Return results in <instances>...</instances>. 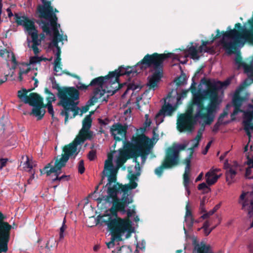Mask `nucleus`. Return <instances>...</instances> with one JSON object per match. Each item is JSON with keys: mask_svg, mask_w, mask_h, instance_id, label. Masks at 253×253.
I'll list each match as a JSON object with an SVG mask.
<instances>
[{"mask_svg": "<svg viewBox=\"0 0 253 253\" xmlns=\"http://www.w3.org/2000/svg\"><path fill=\"white\" fill-rule=\"evenodd\" d=\"M172 53L159 54L154 53L152 54H147L143 58L138 62L136 65L133 66H127L125 68L121 66L118 69L111 72H115L114 76L111 75L112 84L114 90H109L108 92H112L111 95L114 94L118 90L122 88L123 84L119 83V77L121 76L126 75L128 77H134L141 71L149 67H153L154 72L151 77H148L147 85L149 89L154 88L157 86L158 83L163 77L164 61L171 57Z\"/></svg>", "mask_w": 253, "mask_h": 253, "instance_id": "obj_1", "label": "nucleus"}, {"mask_svg": "<svg viewBox=\"0 0 253 253\" xmlns=\"http://www.w3.org/2000/svg\"><path fill=\"white\" fill-rule=\"evenodd\" d=\"M127 206H124L123 211L116 210V214L111 211V208L109 211L111 215L115 217L114 218L110 215H104L100 219V222L107 225L111 232L126 233V238H129L131 234L134 231L132 226V221L129 218L136 213L134 205L129 207L126 210V208Z\"/></svg>", "mask_w": 253, "mask_h": 253, "instance_id": "obj_2", "label": "nucleus"}, {"mask_svg": "<svg viewBox=\"0 0 253 253\" xmlns=\"http://www.w3.org/2000/svg\"><path fill=\"white\" fill-rule=\"evenodd\" d=\"M131 141L132 142L123 141V148L119 150V157L117 160L119 167L131 158H136L140 156L142 161H145L149 153V138L147 136L143 134L133 136Z\"/></svg>", "mask_w": 253, "mask_h": 253, "instance_id": "obj_3", "label": "nucleus"}, {"mask_svg": "<svg viewBox=\"0 0 253 253\" xmlns=\"http://www.w3.org/2000/svg\"><path fill=\"white\" fill-rule=\"evenodd\" d=\"M117 170L107 172L108 182L104 188H107V195L102 196L97 199L99 203L104 200L106 203H112L111 211L116 214V210H124V206H121L122 197L119 198L118 194L122 193L123 185L117 182Z\"/></svg>", "mask_w": 253, "mask_h": 253, "instance_id": "obj_4", "label": "nucleus"}, {"mask_svg": "<svg viewBox=\"0 0 253 253\" xmlns=\"http://www.w3.org/2000/svg\"><path fill=\"white\" fill-rule=\"evenodd\" d=\"M196 112H206V114L213 115L220 104L218 95L208 89L198 91L191 100Z\"/></svg>", "mask_w": 253, "mask_h": 253, "instance_id": "obj_5", "label": "nucleus"}, {"mask_svg": "<svg viewBox=\"0 0 253 253\" xmlns=\"http://www.w3.org/2000/svg\"><path fill=\"white\" fill-rule=\"evenodd\" d=\"M42 4L37 6V12L39 17L43 18L47 21L42 20L39 23L42 32L46 35L51 36L52 32L50 27H59L60 24L57 23L58 18L56 13L59 12L56 8L51 5V2L47 0H41Z\"/></svg>", "mask_w": 253, "mask_h": 253, "instance_id": "obj_6", "label": "nucleus"}, {"mask_svg": "<svg viewBox=\"0 0 253 253\" xmlns=\"http://www.w3.org/2000/svg\"><path fill=\"white\" fill-rule=\"evenodd\" d=\"M32 89L27 90L25 88H22L18 91L17 96L24 103L28 104L34 107L30 115H35L38 117V120H40L43 117L45 113V110H41L44 108L43 98L35 92L30 93L28 95V92L31 91Z\"/></svg>", "mask_w": 253, "mask_h": 253, "instance_id": "obj_7", "label": "nucleus"}, {"mask_svg": "<svg viewBox=\"0 0 253 253\" xmlns=\"http://www.w3.org/2000/svg\"><path fill=\"white\" fill-rule=\"evenodd\" d=\"M244 97L241 96L239 90L236 91L232 98V105L234 108V111L231 115L232 120L235 119V117L240 112H244L243 125L244 130L249 139L251 137L250 130H253V105H252L253 110L244 111L241 109Z\"/></svg>", "mask_w": 253, "mask_h": 253, "instance_id": "obj_8", "label": "nucleus"}, {"mask_svg": "<svg viewBox=\"0 0 253 253\" xmlns=\"http://www.w3.org/2000/svg\"><path fill=\"white\" fill-rule=\"evenodd\" d=\"M15 22L18 26H22L28 35L32 38L33 44L31 46L34 53L37 55L40 52L38 46L41 45V42L38 41V31L33 20L30 19L27 16H19L15 15Z\"/></svg>", "mask_w": 253, "mask_h": 253, "instance_id": "obj_9", "label": "nucleus"}, {"mask_svg": "<svg viewBox=\"0 0 253 253\" xmlns=\"http://www.w3.org/2000/svg\"><path fill=\"white\" fill-rule=\"evenodd\" d=\"M195 107L191 101L188 104L185 113L181 114L179 116L177 122V128L180 132L191 133L195 125L198 121V117L196 114H193Z\"/></svg>", "mask_w": 253, "mask_h": 253, "instance_id": "obj_10", "label": "nucleus"}, {"mask_svg": "<svg viewBox=\"0 0 253 253\" xmlns=\"http://www.w3.org/2000/svg\"><path fill=\"white\" fill-rule=\"evenodd\" d=\"M79 91L78 89L71 94L61 102H58V105L61 106L63 109L61 111L60 115L65 116V123L66 124L69 117V112H73V116L71 118H75L78 114L80 108L77 106L79 99Z\"/></svg>", "mask_w": 253, "mask_h": 253, "instance_id": "obj_11", "label": "nucleus"}, {"mask_svg": "<svg viewBox=\"0 0 253 253\" xmlns=\"http://www.w3.org/2000/svg\"><path fill=\"white\" fill-rule=\"evenodd\" d=\"M52 33H53V39L52 42L49 43V46L51 48L55 47L57 48V52L56 53V58L54 62V71L56 73L62 70L61 68V49L58 46V42H62L63 40H67V37L66 35L63 36L59 33L58 27H50Z\"/></svg>", "mask_w": 253, "mask_h": 253, "instance_id": "obj_12", "label": "nucleus"}, {"mask_svg": "<svg viewBox=\"0 0 253 253\" xmlns=\"http://www.w3.org/2000/svg\"><path fill=\"white\" fill-rule=\"evenodd\" d=\"M78 145L79 144L74 140L71 143L63 147L62 149L63 154H62L61 157L60 158L58 157H56V165L58 169L66 166L70 157H73V159H75L80 152V150L78 151L77 149Z\"/></svg>", "mask_w": 253, "mask_h": 253, "instance_id": "obj_13", "label": "nucleus"}, {"mask_svg": "<svg viewBox=\"0 0 253 253\" xmlns=\"http://www.w3.org/2000/svg\"><path fill=\"white\" fill-rule=\"evenodd\" d=\"M6 216L0 211V253L8 251V243L10 239L12 226L4 221Z\"/></svg>", "mask_w": 253, "mask_h": 253, "instance_id": "obj_14", "label": "nucleus"}, {"mask_svg": "<svg viewBox=\"0 0 253 253\" xmlns=\"http://www.w3.org/2000/svg\"><path fill=\"white\" fill-rule=\"evenodd\" d=\"M139 175L140 173L139 172L136 174L132 173L130 171L129 172V183L123 185L121 206L128 205L133 202L132 196L131 195V192L129 191L136 188L138 184L134 180L137 178V176Z\"/></svg>", "mask_w": 253, "mask_h": 253, "instance_id": "obj_15", "label": "nucleus"}, {"mask_svg": "<svg viewBox=\"0 0 253 253\" xmlns=\"http://www.w3.org/2000/svg\"><path fill=\"white\" fill-rule=\"evenodd\" d=\"M127 126H123L119 123H115L110 128V132L115 140V144L112 147L115 149L117 142L124 141L123 139H126Z\"/></svg>", "mask_w": 253, "mask_h": 253, "instance_id": "obj_16", "label": "nucleus"}, {"mask_svg": "<svg viewBox=\"0 0 253 253\" xmlns=\"http://www.w3.org/2000/svg\"><path fill=\"white\" fill-rule=\"evenodd\" d=\"M186 147L185 144H178L169 147L167 150L166 155L177 166L180 162V151L185 150Z\"/></svg>", "mask_w": 253, "mask_h": 253, "instance_id": "obj_17", "label": "nucleus"}, {"mask_svg": "<svg viewBox=\"0 0 253 253\" xmlns=\"http://www.w3.org/2000/svg\"><path fill=\"white\" fill-rule=\"evenodd\" d=\"M51 82L52 88L55 89L58 91L57 95L59 99V102H61L77 90L74 87H60L59 84L56 83L54 78L51 79Z\"/></svg>", "mask_w": 253, "mask_h": 253, "instance_id": "obj_18", "label": "nucleus"}, {"mask_svg": "<svg viewBox=\"0 0 253 253\" xmlns=\"http://www.w3.org/2000/svg\"><path fill=\"white\" fill-rule=\"evenodd\" d=\"M231 79L228 78L223 82L217 81L211 82L210 81H207L205 78L202 79L203 84H206L207 89L213 91L218 95V91L223 87H226L230 84Z\"/></svg>", "mask_w": 253, "mask_h": 253, "instance_id": "obj_19", "label": "nucleus"}, {"mask_svg": "<svg viewBox=\"0 0 253 253\" xmlns=\"http://www.w3.org/2000/svg\"><path fill=\"white\" fill-rule=\"evenodd\" d=\"M115 72H109V74L105 76H100L93 79L89 84L90 86H96L95 88H99L100 89H103V85L106 84H111V87H115L114 84H112L111 79V75L114 76Z\"/></svg>", "mask_w": 253, "mask_h": 253, "instance_id": "obj_20", "label": "nucleus"}, {"mask_svg": "<svg viewBox=\"0 0 253 253\" xmlns=\"http://www.w3.org/2000/svg\"><path fill=\"white\" fill-rule=\"evenodd\" d=\"M177 165L165 155L162 164L155 169V173L158 176H161L164 169H171Z\"/></svg>", "mask_w": 253, "mask_h": 253, "instance_id": "obj_21", "label": "nucleus"}, {"mask_svg": "<svg viewBox=\"0 0 253 253\" xmlns=\"http://www.w3.org/2000/svg\"><path fill=\"white\" fill-rule=\"evenodd\" d=\"M93 131L90 130L81 128L79 131L78 135L74 140L80 145L84 143L86 140H91L93 137Z\"/></svg>", "mask_w": 253, "mask_h": 253, "instance_id": "obj_22", "label": "nucleus"}, {"mask_svg": "<svg viewBox=\"0 0 253 253\" xmlns=\"http://www.w3.org/2000/svg\"><path fill=\"white\" fill-rule=\"evenodd\" d=\"M105 93V89L95 88L93 91V96L87 101L86 105L89 107L94 105L98 101L99 99H101Z\"/></svg>", "mask_w": 253, "mask_h": 253, "instance_id": "obj_23", "label": "nucleus"}, {"mask_svg": "<svg viewBox=\"0 0 253 253\" xmlns=\"http://www.w3.org/2000/svg\"><path fill=\"white\" fill-rule=\"evenodd\" d=\"M62 168H61L60 169H58L56 167V158H55V163L54 166H53L51 165L50 163H48L46 166H45L43 169V171H44V173H46L47 176H49L52 173H54L55 175L56 176V175H58L59 176V175L61 173V169Z\"/></svg>", "mask_w": 253, "mask_h": 253, "instance_id": "obj_24", "label": "nucleus"}, {"mask_svg": "<svg viewBox=\"0 0 253 253\" xmlns=\"http://www.w3.org/2000/svg\"><path fill=\"white\" fill-rule=\"evenodd\" d=\"M175 108L173 107L171 104L168 103V104H165L162 107L161 109L159 111L156 115V117H159L161 115H168L170 116L173 112L175 110Z\"/></svg>", "mask_w": 253, "mask_h": 253, "instance_id": "obj_25", "label": "nucleus"}, {"mask_svg": "<svg viewBox=\"0 0 253 253\" xmlns=\"http://www.w3.org/2000/svg\"><path fill=\"white\" fill-rule=\"evenodd\" d=\"M196 117L198 118L204 119L205 124L210 125L214 120L213 115L206 114V112H201L197 111L196 113Z\"/></svg>", "mask_w": 253, "mask_h": 253, "instance_id": "obj_26", "label": "nucleus"}, {"mask_svg": "<svg viewBox=\"0 0 253 253\" xmlns=\"http://www.w3.org/2000/svg\"><path fill=\"white\" fill-rule=\"evenodd\" d=\"M206 182L209 185L214 184L219 178V176L215 174L214 171H209L206 174Z\"/></svg>", "mask_w": 253, "mask_h": 253, "instance_id": "obj_27", "label": "nucleus"}, {"mask_svg": "<svg viewBox=\"0 0 253 253\" xmlns=\"http://www.w3.org/2000/svg\"><path fill=\"white\" fill-rule=\"evenodd\" d=\"M0 51H3V55L1 56L2 58H5L6 60H8L10 57V55L11 56V60L13 64V68H15L18 65V62L16 61L15 56L13 52H11L6 49H1Z\"/></svg>", "mask_w": 253, "mask_h": 253, "instance_id": "obj_28", "label": "nucleus"}, {"mask_svg": "<svg viewBox=\"0 0 253 253\" xmlns=\"http://www.w3.org/2000/svg\"><path fill=\"white\" fill-rule=\"evenodd\" d=\"M242 209L247 211L248 214L251 216L253 214V199L251 200H246L242 203Z\"/></svg>", "mask_w": 253, "mask_h": 253, "instance_id": "obj_29", "label": "nucleus"}, {"mask_svg": "<svg viewBox=\"0 0 253 253\" xmlns=\"http://www.w3.org/2000/svg\"><path fill=\"white\" fill-rule=\"evenodd\" d=\"M92 120L90 115H86L82 122V128L90 130L91 126Z\"/></svg>", "mask_w": 253, "mask_h": 253, "instance_id": "obj_30", "label": "nucleus"}, {"mask_svg": "<svg viewBox=\"0 0 253 253\" xmlns=\"http://www.w3.org/2000/svg\"><path fill=\"white\" fill-rule=\"evenodd\" d=\"M237 174V172L235 170L232 168H230L226 172V181L228 182V184H231L232 182V179L234 178Z\"/></svg>", "mask_w": 253, "mask_h": 253, "instance_id": "obj_31", "label": "nucleus"}, {"mask_svg": "<svg viewBox=\"0 0 253 253\" xmlns=\"http://www.w3.org/2000/svg\"><path fill=\"white\" fill-rule=\"evenodd\" d=\"M210 42L209 41H202V44L199 47L198 53L208 52L211 50V48L208 47L207 45L210 44Z\"/></svg>", "mask_w": 253, "mask_h": 253, "instance_id": "obj_32", "label": "nucleus"}, {"mask_svg": "<svg viewBox=\"0 0 253 253\" xmlns=\"http://www.w3.org/2000/svg\"><path fill=\"white\" fill-rule=\"evenodd\" d=\"M187 51L190 55L191 58L193 59L198 60L200 56L198 54V50L194 46H191L188 49Z\"/></svg>", "mask_w": 253, "mask_h": 253, "instance_id": "obj_33", "label": "nucleus"}, {"mask_svg": "<svg viewBox=\"0 0 253 253\" xmlns=\"http://www.w3.org/2000/svg\"><path fill=\"white\" fill-rule=\"evenodd\" d=\"M116 170L113 168V164L111 160H107L105 161L104 165V169L103 171V173H105V171L107 172L114 171Z\"/></svg>", "mask_w": 253, "mask_h": 253, "instance_id": "obj_34", "label": "nucleus"}, {"mask_svg": "<svg viewBox=\"0 0 253 253\" xmlns=\"http://www.w3.org/2000/svg\"><path fill=\"white\" fill-rule=\"evenodd\" d=\"M44 93L48 94V96L46 97L47 103H52L56 100V97L54 94L52 93L47 87L44 88Z\"/></svg>", "mask_w": 253, "mask_h": 253, "instance_id": "obj_35", "label": "nucleus"}, {"mask_svg": "<svg viewBox=\"0 0 253 253\" xmlns=\"http://www.w3.org/2000/svg\"><path fill=\"white\" fill-rule=\"evenodd\" d=\"M201 70V68L197 70L196 71V73H195L194 77L192 78L193 83L190 86V90H191V93L193 94V96L198 93V92L196 93L197 88L195 86L196 83H195L194 79L195 78H196L197 77V76L199 74Z\"/></svg>", "mask_w": 253, "mask_h": 253, "instance_id": "obj_36", "label": "nucleus"}, {"mask_svg": "<svg viewBox=\"0 0 253 253\" xmlns=\"http://www.w3.org/2000/svg\"><path fill=\"white\" fill-rule=\"evenodd\" d=\"M42 61V57L34 56H32L30 57L29 63L28 64V63H23L22 64H23V65L25 64V65L28 66V65H30L31 64L40 63Z\"/></svg>", "mask_w": 253, "mask_h": 253, "instance_id": "obj_37", "label": "nucleus"}, {"mask_svg": "<svg viewBox=\"0 0 253 253\" xmlns=\"http://www.w3.org/2000/svg\"><path fill=\"white\" fill-rule=\"evenodd\" d=\"M186 80V75L184 74H183L176 78L174 80V82L175 83L176 85L179 86L182 84H183Z\"/></svg>", "mask_w": 253, "mask_h": 253, "instance_id": "obj_38", "label": "nucleus"}, {"mask_svg": "<svg viewBox=\"0 0 253 253\" xmlns=\"http://www.w3.org/2000/svg\"><path fill=\"white\" fill-rule=\"evenodd\" d=\"M231 105L230 104H228L226 106L225 110H224L223 113H222L218 117V121L222 123V121L223 118L228 115V110L231 107Z\"/></svg>", "mask_w": 253, "mask_h": 253, "instance_id": "obj_39", "label": "nucleus"}, {"mask_svg": "<svg viewBox=\"0 0 253 253\" xmlns=\"http://www.w3.org/2000/svg\"><path fill=\"white\" fill-rule=\"evenodd\" d=\"M190 183L189 174L184 173L183 174V184L187 190L188 195H189L190 192L189 190H188V186Z\"/></svg>", "mask_w": 253, "mask_h": 253, "instance_id": "obj_40", "label": "nucleus"}, {"mask_svg": "<svg viewBox=\"0 0 253 253\" xmlns=\"http://www.w3.org/2000/svg\"><path fill=\"white\" fill-rule=\"evenodd\" d=\"M70 178V175H63L61 176H56L52 179V182L60 181H68Z\"/></svg>", "mask_w": 253, "mask_h": 253, "instance_id": "obj_41", "label": "nucleus"}, {"mask_svg": "<svg viewBox=\"0 0 253 253\" xmlns=\"http://www.w3.org/2000/svg\"><path fill=\"white\" fill-rule=\"evenodd\" d=\"M185 209H186V212H185V219H186V220H187V219H189L190 218H191V217H193L192 211L190 209L189 204L188 202H187Z\"/></svg>", "mask_w": 253, "mask_h": 253, "instance_id": "obj_42", "label": "nucleus"}, {"mask_svg": "<svg viewBox=\"0 0 253 253\" xmlns=\"http://www.w3.org/2000/svg\"><path fill=\"white\" fill-rule=\"evenodd\" d=\"M125 233H119V232H111L112 237L111 238H114L115 240L117 239L118 241H122V236Z\"/></svg>", "mask_w": 253, "mask_h": 253, "instance_id": "obj_43", "label": "nucleus"}, {"mask_svg": "<svg viewBox=\"0 0 253 253\" xmlns=\"http://www.w3.org/2000/svg\"><path fill=\"white\" fill-rule=\"evenodd\" d=\"M88 159L91 161H94L96 158V151L95 150L90 151L87 155Z\"/></svg>", "mask_w": 253, "mask_h": 253, "instance_id": "obj_44", "label": "nucleus"}, {"mask_svg": "<svg viewBox=\"0 0 253 253\" xmlns=\"http://www.w3.org/2000/svg\"><path fill=\"white\" fill-rule=\"evenodd\" d=\"M245 72L253 74V66L245 63L243 65Z\"/></svg>", "mask_w": 253, "mask_h": 253, "instance_id": "obj_45", "label": "nucleus"}, {"mask_svg": "<svg viewBox=\"0 0 253 253\" xmlns=\"http://www.w3.org/2000/svg\"><path fill=\"white\" fill-rule=\"evenodd\" d=\"M185 222H186V225L189 229H191L192 228L194 223V218L193 217H191L189 219H184Z\"/></svg>", "mask_w": 253, "mask_h": 253, "instance_id": "obj_46", "label": "nucleus"}, {"mask_svg": "<svg viewBox=\"0 0 253 253\" xmlns=\"http://www.w3.org/2000/svg\"><path fill=\"white\" fill-rule=\"evenodd\" d=\"M47 107L48 112L50 114L52 117H53L54 116V110L53 106L52 103H47L46 104H44V108Z\"/></svg>", "mask_w": 253, "mask_h": 253, "instance_id": "obj_47", "label": "nucleus"}, {"mask_svg": "<svg viewBox=\"0 0 253 253\" xmlns=\"http://www.w3.org/2000/svg\"><path fill=\"white\" fill-rule=\"evenodd\" d=\"M141 88V86L140 85L136 84L134 83H130L128 85V89L132 90H136L137 89L140 90Z\"/></svg>", "mask_w": 253, "mask_h": 253, "instance_id": "obj_48", "label": "nucleus"}, {"mask_svg": "<svg viewBox=\"0 0 253 253\" xmlns=\"http://www.w3.org/2000/svg\"><path fill=\"white\" fill-rule=\"evenodd\" d=\"M85 170L84 162L83 160L80 161L78 166V171L80 173L83 174Z\"/></svg>", "mask_w": 253, "mask_h": 253, "instance_id": "obj_49", "label": "nucleus"}, {"mask_svg": "<svg viewBox=\"0 0 253 253\" xmlns=\"http://www.w3.org/2000/svg\"><path fill=\"white\" fill-rule=\"evenodd\" d=\"M67 226L65 223V220H64L62 226L60 229V234H59V238L60 239H62L64 238L63 233L65 230L66 229Z\"/></svg>", "mask_w": 253, "mask_h": 253, "instance_id": "obj_50", "label": "nucleus"}, {"mask_svg": "<svg viewBox=\"0 0 253 253\" xmlns=\"http://www.w3.org/2000/svg\"><path fill=\"white\" fill-rule=\"evenodd\" d=\"M252 167H248L246 169L245 176L249 179H253V175H252Z\"/></svg>", "mask_w": 253, "mask_h": 253, "instance_id": "obj_51", "label": "nucleus"}, {"mask_svg": "<svg viewBox=\"0 0 253 253\" xmlns=\"http://www.w3.org/2000/svg\"><path fill=\"white\" fill-rule=\"evenodd\" d=\"M235 61L236 64L239 66H243L245 63L242 61V58L240 54H237L235 57Z\"/></svg>", "mask_w": 253, "mask_h": 253, "instance_id": "obj_52", "label": "nucleus"}, {"mask_svg": "<svg viewBox=\"0 0 253 253\" xmlns=\"http://www.w3.org/2000/svg\"><path fill=\"white\" fill-rule=\"evenodd\" d=\"M198 189L199 190H203V191H205L206 190L210 189L209 188L208 186H207V185L204 182H203V183L199 184V185L198 186Z\"/></svg>", "mask_w": 253, "mask_h": 253, "instance_id": "obj_53", "label": "nucleus"}, {"mask_svg": "<svg viewBox=\"0 0 253 253\" xmlns=\"http://www.w3.org/2000/svg\"><path fill=\"white\" fill-rule=\"evenodd\" d=\"M89 86V84L86 85L82 83H79V84L77 85V87L80 90H86Z\"/></svg>", "mask_w": 253, "mask_h": 253, "instance_id": "obj_54", "label": "nucleus"}, {"mask_svg": "<svg viewBox=\"0 0 253 253\" xmlns=\"http://www.w3.org/2000/svg\"><path fill=\"white\" fill-rule=\"evenodd\" d=\"M8 161L7 159H0V169H1L4 167L6 166L7 162Z\"/></svg>", "mask_w": 253, "mask_h": 253, "instance_id": "obj_55", "label": "nucleus"}, {"mask_svg": "<svg viewBox=\"0 0 253 253\" xmlns=\"http://www.w3.org/2000/svg\"><path fill=\"white\" fill-rule=\"evenodd\" d=\"M89 109V107L86 104L85 106H83L81 109L80 115L82 116L83 114L87 112L88 111Z\"/></svg>", "mask_w": 253, "mask_h": 253, "instance_id": "obj_56", "label": "nucleus"}, {"mask_svg": "<svg viewBox=\"0 0 253 253\" xmlns=\"http://www.w3.org/2000/svg\"><path fill=\"white\" fill-rule=\"evenodd\" d=\"M211 143H212V141H210L208 143L205 149L202 152L203 154L206 155L207 153L209 148H210V147L211 146Z\"/></svg>", "mask_w": 253, "mask_h": 253, "instance_id": "obj_57", "label": "nucleus"}, {"mask_svg": "<svg viewBox=\"0 0 253 253\" xmlns=\"http://www.w3.org/2000/svg\"><path fill=\"white\" fill-rule=\"evenodd\" d=\"M216 35L213 38V39L211 40V41L210 42V43L214 41H215L216 39L219 38L221 37V33L220 32V30L219 29H217L216 30Z\"/></svg>", "mask_w": 253, "mask_h": 253, "instance_id": "obj_58", "label": "nucleus"}, {"mask_svg": "<svg viewBox=\"0 0 253 253\" xmlns=\"http://www.w3.org/2000/svg\"><path fill=\"white\" fill-rule=\"evenodd\" d=\"M188 90H183L180 94L179 96L177 98V100L178 101L181 97L184 98L186 97L188 93Z\"/></svg>", "mask_w": 253, "mask_h": 253, "instance_id": "obj_59", "label": "nucleus"}, {"mask_svg": "<svg viewBox=\"0 0 253 253\" xmlns=\"http://www.w3.org/2000/svg\"><path fill=\"white\" fill-rule=\"evenodd\" d=\"M221 124L222 123H221L220 122L217 121V122L216 123L215 125L213 126L212 131L215 132H217Z\"/></svg>", "mask_w": 253, "mask_h": 253, "instance_id": "obj_60", "label": "nucleus"}, {"mask_svg": "<svg viewBox=\"0 0 253 253\" xmlns=\"http://www.w3.org/2000/svg\"><path fill=\"white\" fill-rule=\"evenodd\" d=\"M191 156L192 153L188 157L186 158L184 160V163L186 164V166H190Z\"/></svg>", "mask_w": 253, "mask_h": 253, "instance_id": "obj_61", "label": "nucleus"}, {"mask_svg": "<svg viewBox=\"0 0 253 253\" xmlns=\"http://www.w3.org/2000/svg\"><path fill=\"white\" fill-rule=\"evenodd\" d=\"M6 11L7 12V14H8V16L9 18H11V17H12L13 16H14L15 17V15L16 14H18V15L19 16H20V15H19L18 13H15L14 15L12 13V11H11V10L10 9V8H8L6 9ZM14 18V21H15V17Z\"/></svg>", "mask_w": 253, "mask_h": 253, "instance_id": "obj_62", "label": "nucleus"}, {"mask_svg": "<svg viewBox=\"0 0 253 253\" xmlns=\"http://www.w3.org/2000/svg\"><path fill=\"white\" fill-rule=\"evenodd\" d=\"M107 246L109 249L114 247V246H115V239L111 238V241L108 243H107Z\"/></svg>", "mask_w": 253, "mask_h": 253, "instance_id": "obj_63", "label": "nucleus"}, {"mask_svg": "<svg viewBox=\"0 0 253 253\" xmlns=\"http://www.w3.org/2000/svg\"><path fill=\"white\" fill-rule=\"evenodd\" d=\"M204 229V234L206 236H208L211 232L212 231V229L203 228Z\"/></svg>", "mask_w": 253, "mask_h": 253, "instance_id": "obj_64", "label": "nucleus"}]
</instances>
